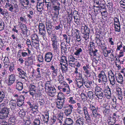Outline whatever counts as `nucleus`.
I'll return each instance as SVG.
<instances>
[{"label":"nucleus","mask_w":125,"mask_h":125,"mask_svg":"<svg viewBox=\"0 0 125 125\" xmlns=\"http://www.w3.org/2000/svg\"><path fill=\"white\" fill-rule=\"evenodd\" d=\"M88 108L90 111L92 112V114L90 115L91 117L93 120L95 121L97 116H98L100 117V116H101V115L98 112L99 109V108L98 106L90 103L89 104Z\"/></svg>","instance_id":"f257e3e1"},{"label":"nucleus","mask_w":125,"mask_h":125,"mask_svg":"<svg viewBox=\"0 0 125 125\" xmlns=\"http://www.w3.org/2000/svg\"><path fill=\"white\" fill-rule=\"evenodd\" d=\"M95 87L93 88L92 89L94 93V95L99 99H102L104 97V95L102 88L100 86L97 85H95Z\"/></svg>","instance_id":"f03ea898"},{"label":"nucleus","mask_w":125,"mask_h":125,"mask_svg":"<svg viewBox=\"0 0 125 125\" xmlns=\"http://www.w3.org/2000/svg\"><path fill=\"white\" fill-rule=\"evenodd\" d=\"M81 29L82 37L86 41H88L90 33L89 28L87 25L84 24L81 26Z\"/></svg>","instance_id":"7ed1b4c3"},{"label":"nucleus","mask_w":125,"mask_h":125,"mask_svg":"<svg viewBox=\"0 0 125 125\" xmlns=\"http://www.w3.org/2000/svg\"><path fill=\"white\" fill-rule=\"evenodd\" d=\"M47 1L45 0V5L46 7L47 10L49 8L52 7V10L55 9L58 7L59 6L61 5V4L58 1L56 0H47Z\"/></svg>","instance_id":"20e7f679"},{"label":"nucleus","mask_w":125,"mask_h":125,"mask_svg":"<svg viewBox=\"0 0 125 125\" xmlns=\"http://www.w3.org/2000/svg\"><path fill=\"white\" fill-rule=\"evenodd\" d=\"M52 45L53 50L54 52L57 51L59 45V38L54 34H52L51 37Z\"/></svg>","instance_id":"39448f33"},{"label":"nucleus","mask_w":125,"mask_h":125,"mask_svg":"<svg viewBox=\"0 0 125 125\" xmlns=\"http://www.w3.org/2000/svg\"><path fill=\"white\" fill-rule=\"evenodd\" d=\"M75 80L76 85L78 87L80 88L83 86L84 80H86L85 76L82 77V74L79 73V76L75 78Z\"/></svg>","instance_id":"423d86ee"},{"label":"nucleus","mask_w":125,"mask_h":125,"mask_svg":"<svg viewBox=\"0 0 125 125\" xmlns=\"http://www.w3.org/2000/svg\"><path fill=\"white\" fill-rule=\"evenodd\" d=\"M95 34L96 43L98 46H99L101 43V40L103 38V36H101V35L103 33V32L100 29H98L97 28L95 29Z\"/></svg>","instance_id":"0eeeda50"},{"label":"nucleus","mask_w":125,"mask_h":125,"mask_svg":"<svg viewBox=\"0 0 125 125\" xmlns=\"http://www.w3.org/2000/svg\"><path fill=\"white\" fill-rule=\"evenodd\" d=\"M39 34L42 35L44 40H45L46 31L44 25L42 23H39L38 25Z\"/></svg>","instance_id":"6e6552de"},{"label":"nucleus","mask_w":125,"mask_h":125,"mask_svg":"<svg viewBox=\"0 0 125 125\" xmlns=\"http://www.w3.org/2000/svg\"><path fill=\"white\" fill-rule=\"evenodd\" d=\"M9 109L6 107H4L0 111V119H5L8 117Z\"/></svg>","instance_id":"1a4fd4ad"},{"label":"nucleus","mask_w":125,"mask_h":125,"mask_svg":"<svg viewBox=\"0 0 125 125\" xmlns=\"http://www.w3.org/2000/svg\"><path fill=\"white\" fill-rule=\"evenodd\" d=\"M61 9V5L59 6L56 8L55 9L52 10L54 12L53 14H52L51 16L52 19L53 20V21L55 22L58 19V15L59 13V11Z\"/></svg>","instance_id":"9d476101"},{"label":"nucleus","mask_w":125,"mask_h":125,"mask_svg":"<svg viewBox=\"0 0 125 125\" xmlns=\"http://www.w3.org/2000/svg\"><path fill=\"white\" fill-rule=\"evenodd\" d=\"M83 73L85 74V76L89 77L90 76V71L91 67L89 64L86 63L83 67Z\"/></svg>","instance_id":"9b49d317"},{"label":"nucleus","mask_w":125,"mask_h":125,"mask_svg":"<svg viewBox=\"0 0 125 125\" xmlns=\"http://www.w3.org/2000/svg\"><path fill=\"white\" fill-rule=\"evenodd\" d=\"M104 93L105 97L107 99H110L111 98V93L110 88L108 86L104 87L103 91Z\"/></svg>","instance_id":"f8f14e48"},{"label":"nucleus","mask_w":125,"mask_h":125,"mask_svg":"<svg viewBox=\"0 0 125 125\" xmlns=\"http://www.w3.org/2000/svg\"><path fill=\"white\" fill-rule=\"evenodd\" d=\"M27 103L29 106V108L30 109V110L34 112H36V110L38 109V106L36 103H34L30 101H28Z\"/></svg>","instance_id":"ddd939ff"},{"label":"nucleus","mask_w":125,"mask_h":125,"mask_svg":"<svg viewBox=\"0 0 125 125\" xmlns=\"http://www.w3.org/2000/svg\"><path fill=\"white\" fill-rule=\"evenodd\" d=\"M16 79V77L14 74H11L9 75L8 78V82L7 83L8 86L11 85L15 82Z\"/></svg>","instance_id":"4468645a"},{"label":"nucleus","mask_w":125,"mask_h":125,"mask_svg":"<svg viewBox=\"0 0 125 125\" xmlns=\"http://www.w3.org/2000/svg\"><path fill=\"white\" fill-rule=\"evenodd\" d=\"M53 54L51 52H48L45 53L44 60L45 62L47 63L50 62L53 57Z\"/></svg>","instance_id":"2eb2a0df"},{"label":"nucleus","mask_w":125,"mask_h":125,"mask_svg":"<svg viewBox=\"0 0 125 125\" xmlns=\"http://www.w3.org/2000/svg\"><path fill=\"white\" fill-rule=\"evenodd\" d=\"M110 105L108 104H106L103 107V113L104 116H107L109 115L110 111Z\"/></svg>","instance_id":"dca6fc26"},{"label":"nucleus","mask_w":125,"mask_h":125,"mask_svg":"<svg viewBox=\"0 0 125 125\" xmlns=\"http://www.w3.org/2000/svg\"><path fill=\"white\" fill-rule=\"evenodd\" d=\"M98 78H101L106 84L108 82L107 76L103 71H101L100 72L98 75Z\"/></svg>","instance_id":"f3484780"},{"label":"nucleus","mask_w":125,"mask_h":125,"mask_svg":"<svg viewBox=\"0 0 125 125\" xmlns=\"http://www.w3.org/2000/svg\"><path fill=\"white\" fill-rule=\"evenodd\" d=\"M82 49L80 47L77 46L75 47L74 50V54L79 57L81 56L83 53Z\"/></svg>","instance_id":"a211bd4d"},{"label":"nucleus","mask_w":125,"mask_h":125,"mask_svg":"<svg viewBox=\"0 0 125 125\" xmlns=\"http://www.w3.org/2000/svg\"><path fill=\"white\" fill-rule=\"evenodd\" d=\"M73 16L74 19V21L76 23L78 24L79 23L80 17L78 11L74 10L73 13Z\"/></svg>","instance_id":"6ab92c4d"},{"label":"nucleus","mask_w":125,"mask_h":125,"mask_svg":"<svg viewBox=\"0 0 125 125\" xmlns=\"http://www.w3.org/2000/svg\"><path fill=\"white\" fill-rule=\"evenodd\" d=\"M88 77L85 76V78L86 80L84 81L83 84L86 88L89 90L90 89L93 88L91 85L92 84V81H89L87 78Z\"/></svg>","instance_id":"aec40b11"},{"label":"nucleus","mask_w":125,"mask_h":125,"mask_svg":"<svg viewBox=\"0 0 125 125\" xmlns=\"http://www.w3.org/2000/svg\"><path fill=\"white\" fill-rule=\"evenodd\" d=\"M47 94L51 97H53L55 95L56 92V90L54 86H53L50 89L46 91Z\"/></svg>","instance_id":"412c9836"},{"label":"nucleus","mask_w":125,"mask_h":125,"mask_svg":"<svg viewBox=\"0 0 125 125\" xmlns=\"http://www.w3.org/2000/svg\"><path fill=\"white\" fill-rule=\"evenodd\" d=\"M115 79L117 82L121 84L123 82V77L120 73H115Z\"/></svg>","instance_id":"4be33fe9"},{"label":"nucleus","mask_w":125,"mask_h":125,"mask_svg":"<svg viewBox=\"0 0 125 125\" xmlns=\"http://www.w3.org/2000/svg\"><path fill=\"white\" fill-rule=\"evenodd\" d=\"M116 93L118 98L119 100L122 101L123 99V94L121 89L119 87L117 88L116 90Z\"/></svg>","instance_id":"5701e85b"},{"label":"nucleus","mask_w":125,"mask_h":125,"mask_svg":"<svg viewBox=\"0 0 125 125\" xmlns=\"http://www.w3.org/2000/svg\"><path fill=\"white\" fill-rule=\"evenodd\" d=\"M98 50L95 48H91L89 49V54L90 55L91 58H93L95 56H96V53L98 52Z\"/></svg>","instance_id":"b1692460"},{"label":"nucleus","mask_w":125,"mask_h":125,"mask_svg":"<svg viewBox=\"0 0 125 125\" xmlns=\"http://www.w3.org/2000/svg\"><path fill=\"white\" fill-rule=\"evenodd\" d=\"M56 102V107L59 109H61L63 107L65 103V100H59Z\"/></svg>","instance_id":"393cba45"},{"label":"nucleus","mask_w":125,"mask_h":125,"mask_svg":"<svg viewBox=\"0 0 125 125\" xmlns=\"http://www.w3.org/2000/svg\"><path fill=\"white\" fill-rule=\"evenodd\" d=\"M20 2L23 9H27V6L30 5V2L29 0H20Z\"/></svg>","instance_id":"a878e982"},{"label":"nucleus","mask_w":125,"mask_h":125,"mask_svg":"<svg viewBox=\"0 0 125 125\" xmlns=\"http://www.w3.org/2000/svg\"><path fill=\"white\" fill-rule=\"evenodd\" d=\"M27 20L26 16L21 15L20 16L18 19V22L20 24H24V23H27Z\"/></svg>","instance_id":"bb28decb"},{"label":"nucleus","mask_w":125,"mask_h":125,"mask_svg":"<svg viewBox=\"0 0 125 125\" xmlns=\"http://www.w3.org/2000/svg\"><path fill=\"white\" fill-rule=\"evenodd\" d=\"M36 8L38 11L41 12L43 9L44 3L43 2H37Z\"/></svg>","instance_id":"cd10ccee"},{"label":"nucleus","mask_w":125,"mask_h":125,"mask_svg":"<svg viewBox=\"0 0 125 125\" xmlns=\"http://www.w3.org/2000/svg\"><path fill=\"white\" fill-rule=\"evenodd\" d=\"M53 81V80H50V81L46 82L45 84V91L52 88V83Z\"/></svg>","instance_id":"c85d7f7f"},{"label":"nucleus","mask_w":125,"mask_h":125,"mask_svg":"<svg viewBox=\"0 0 125 125\" xmlns=\"http://www.w3.org/2000/svg\"><path fill=\"white\" fill-rule=\"evenodd\" d=\"M11 9L10 11L13 12L15 13H17L19 11V8L18 5L16 3L14 4V5L10 8Z\"/></svg>","instance_id":"c756f323"},{"label":"nucleus","mask_w":125,"mask_h":125,"mask_svg":"<svg viewBox=\"0 0 125 125\" xmlns=\"http://www.w3.org/2000/svg\"><path fill=\"white\" fill-rule=\"evenodd\" d=\"M68 103L69 104L73 105L76 103V100L74 96H69L68 98Z\"/></svg>","instance_id":"7c9ffc66"},{"label":"nucleus","mask_w":125,"mask_h":125,"mask_svg":"<svg viewBox=\"0 0 125 125\" xmlns=\"http://www.w3.org/2000/svg\"><path fill=\"white\" fill-rule=\"evenodd\" d=\"M50 69L52 71L51 72L53 75L54 76H56L58 74V69L52 65L50 67Z\"/></svg>","instance_id":"2f4dec72"},{"label":"nucleus","mask_w":125,"mask_h":125,"mask_svg":"<svg viewBox=\"0 0 125 125\" xmlns=\"http://www.w3.org/2000/svg\"><path fill=\"white\" fill-rule=\"evenodd\" d=\"M58 80L61 85L67 83L64 80V77L62 74H60L59 75Z\"/></svg>","instance_id":"473e14b6"},{"label":"nucleus","mask_w":125,"mask_h":125,"mask_svg":"<svg viewBox=\"0 0 125 125\" xmlns=\"http://www.w3.org/2000/svg\"><path fill=\"white\" fill-rule=\"evenodd\" d=\"M107 121L108 125H114L116 121V117L112 116L108 119Z\"/></svg>","instance_id":"72a5a7b5"},{"label":"nucleus","mask_w":125,"mask_h":125,"mask_svg":"<svg viewBox=\"0 0 125 125\" xmlns=\"http://www.w3.org/2000/svg\"><path fill=\"white\" fill-rule=\"evenodd\" d=\"M60 64L61 65V69L62 71V73L63 74L67 71L68 64H61V63H60Z\"/></svg>","instance_id":"f704fd0d"},{"label":"nucleus","mask_w":125,"mask_h":125,"mask_svg":"<svg viewBox=\"0 0 125 125\" xmlns=\"http://www.w3.org/2000/svg\"><path fill=\"white\" fill-rule=\"evenodd\" d=\"M42 119L44 123L47 124L49 120V113L48 112L45 113L44 115H42Z\"/></svg>","instance_id":"c9c22d12"},{"label":"nucleus","mask_w":125,"mask_h":125,"mask_svg":"<svg viewBox=\"0 0 125 125\" xmlns=\"http://www.w3.org/2000/svg\"><path fill=\"white\" fill-rule=\"evenodd\" d=\"M119 44L118 43L117 44V48L116 50V52H118L119 51L121 50V49L122 47L123 51L125 52V46L124 45L122 42H120Z\"/></svg>","instance_id":"e433bc0d"},{"label":"nucleus","mask_w":125,"mask_h":125,"mask_svg":"<svg viewBox=\"0 0 125 125\" xmlns=\"http://www.w3.org/2000/svg\"><path fill=\"white\" fill-rule=\"evenodd\" d=\"M63 114L62 113H60L59 114H58L57 116V123H60V125H61L62 123L63 120H62L63 118Z\"/></svg>","instance_id":"4c0bfd02"},{"label":"nucleus","mask_w":125,"mask_h":125,"mask_svg":"<svg viewBox=\"0 0 125 125\" xmlns=\"http://www.w3.org/2000/svg\"><path fill=\"white\" fill-rule=\"evenodd\" d=\"M93 62L92 63L93 67L95 69V67L98 66L100 64L99 62L100 61L99 59H97L95 58H94L93 59Z\"/></svg>","instance_id":"58836bf2"},{"label":"nucleus","mask_w":125,"mask_h":125,"mask_svg":"<svg viewBox=\"0 0 125 125\" xmlns=\"http://www.w3.org/2000/svg\"><path fill=\"white\" fill-rule=\"evenodd\" d=\"M85 120L84 118L82 117L78 118L76 120L75 123L76 125H83Z\"/></svg>","instance_id":"ea45409f"},{"label":"nucleus","mask_w":125,"mask_h":125,"mask_svg":"<svg viewBox=\"0 0 125 125\" xmlns=\"http://www.w3.org/2000/svg\"><path fill=\"white\" fill-rule=\"evenodd\" d=\"M71 32V36L74 37H76L80 35V31L77 29L74 28L72 29Z\"/></svg>","instance_id":"a19ab883"},{"label":"nucleus","mask_w":125,"mask_h":125,"mask_svg":"<svg viewBox=\"0 0 125 125\" xmlns=\"http://www.w3.org/2000/svg\"><path fill=\"white\" fill-rule=\"evenodd\" d=\"M16 101L15 100L11 99L9 103V105L10 108L11 110H13L15 109L16 106Z\"/></svg>","instance_id":"79ce46f5"},{"label":"nucleus","mask_w":125,"mask_h":125,"mask_svg":"<svg viewBox=\"0 0 125 125\" xmlns=\"http://www.w3.org/2000/svg\"><path fill=\"white\" fill-rule=\"evenodd\" d=\"M23 84L21 82H16V88L18 91H21L23 89Z\"/></svg>","instance_id":"37998d69"},{"label":"nucleus","mask_w":125,"mask_h":125,"mask_svg":"<svg viewBox=\"0 0 125 125\" xmlns=\"http://www.w3.org/2000/svg\"><path fill=\"white\" fill-rule=\"evenodd\" d=\"M41 120V117L39 116L35 118L34 121L33 122L32 125H40L41 123L40 120Z\"/></svg>","instance_id":"c03bdc74"},{"label":"nucleus","mask_w":125,"mask_h":125,"mask_svg":"<svg viewBox=\"0 0 125 125\" xmlns=\"http://www.w3.org/2000/svg\"><path fill=\"white\" fill-rule=\"evenodd\" d=\"M85 118L86 123L88 125H92V123L89 114L85 115Z\"/></svg>","instance_id":"a18cd8bd"},{"label":"nucleus","mask_w":125,"mask_h":125,"mask_svg":"<svg viewBox=\"0 0 125 125\" xmlns=\"http://www.w3.org/2000/svg\"><path fill=\"white\" fill-rule=\"evenodd\" d=\"M64 123L67 125H73V122L71 118H66L64 120Z\"/></svg>","instance_id":"49530a36"},{"label":"nucleus","mask_w":125,"mask_h":125,"mask_svg":"<svg viewBox=\"0 0 125 125\" xmlns=\"http://www.w3.org/2000/svg\"><path fill=\"white\" fill-rule=\"evenodd\" d=\"M93 7L94 9V11L95 13V15L96 16L97 14H98L99 13L101 12V10L100 9L99 6L93 5Z\"/></svg>","instance_id":"de8ad7c7"},{"label":"nucleus","mask_w":125,"mask_h":125,"mask_svg":"<svg viewBox=\"0 0 125 125\" xmlns=\"http://www.w3.org/2000/svg\"><path fill=\"white\" fill-rule=\"evenodd\" d=\"M26 49L28 51V52L23 51L21 53L22 56L23 57H26L29 56L31 53V51L29 49V48H27Z\"/></svg>","instance_id":"09e8293b"},{"label":"nucleus","mask_w":125,"mask_h":125,"mask_svg":"<svg viewBox=\"0 0 125 125\" xmlns=\"http://www.w3.org/2000/svg\"><path fill=\"white\" fill-rule=\"evenodd\" d=\"M41 70V68L39 67H38L36 69V72L34 73L35 76H36V78L41 77L42 74L40 72V71Z\"/></svg>","instance_id":"8fccbe9b"},{"label":"nucleus","mask_w":125,"mask_h":125,"mask_svg":"<svg viewBox=\"0 0 125 125\" xmlns=\"http://www.w3.org/2000/svg\"><path fill=\"white\" fill-rule=\"evenodd\" d=\"M57 97V99L58 100H65V97L64 94L62 92H61L58 93Z\"/></svg>","instance_id":"3c124183"},{"label":"nucleus","mask_w":125,"mask_h":125,"mask_svg":"<svg viewBox=\"0 0 125 125\" xmlns=\"http://www.w3.org/2000/svg\"><path fill=\"white\" fill-rule=\"evenodd\" d=\"M62 35L63 37V39L65 40L66 42L69 44L71 39V36L68 35V36L66 34H62Z\"/></svg>","instance_id":"603ef678"},{"label":"nucleus","mask_w":125,"mask_h":125,"mask_svg":"<svg viewBox=\"0 0 125 125\" xmlns=\"http://www.w3.org/2000/svg\"><path fill=\"white\" fill-rule=\"evenodd\" d=\"M60 63H61V64L63 63L64 64H68V61L66 57L65 56H62L61 57Z\"/></svg>","instance_id":"864d4df0"},{"label":"nucleus","mask_w":125,"mask_h":125,"mask_svg":"<svg viewBox=\"0 0 125 125\" xmlns=\"http://www.w3.org/2000/svg\"><path fill=\"white\" fill-rule=\"evenodd\" d=\"M114 26L115 31L116 32H120L121 31V26L120 24H113Z\"/></svg>","instance_id":"5fc2aeb1"},{"label":"nucleus","mask_w":125,"mask_h":125,"mask_svg":"<svg viewBox=\"0 0 125 125\" xmlns=\"http://www.w3.org/2000/svg\"><path fill=\"white\" fill-rule=\"evenodd\" d=\"M19 77L22 79H24L26 81H27L26 79H25L27 78V74L24 71L21 72L20 73H19Z\"/></svg>","instance_id":"6e6d98bb"},{"label":"nucleus","mask_w":125,"mask_h":125,"mask_svg":"<svg viewBox=\"0 0 125 125\" xmlns=\"http://www.w3.org/2000/svg\"><path fill=\"white\" fill-rule=\"evenodd\" d=\"M73 108H68L67 109H66L65 110L64 113L65 115L68 116L69 115L71 114L72 112L73 111Z\"/></svg>","instance_id":"4d7b16f0"},{"label":"nucleus","mask_w":125,"mask_h":125,"mask_svg":"<svg viewBox=\"0 0 125 125\" xmlns=\"http://www.w3.org/2000/svg\"><path fill=\"white\" fill-rule=\"evenodd\" d=\"M31 41H39L38 36L36 34H33L31 35Z\"/></svg>","instance_id":"13d9d810"},{"label":"nucleus","mask_w":125,"mask_h":125,"mask_svg":"<svg viewBox=\"0 0 125 125\" xmlns=\"http://www.w3.org/2000/svg\"><path fill=\"white\" fill-rule=\"evenodd\" d=\"M99 6L101 10L103 9L106 10L107 9L106 7V4L103 1L100 2Z\"/></svg>","instance_id":"bf43d9fd"},{"label":"nucleus","mask_w":125,"mask_h":125,"mask_svg":"<svg viewBox=\"0 0 125 125\" xmlns=\"http://www.w3.org/2000/svg\"><path fill=\"white\" fill-rule=\"evenodd\" d=\"M39 41H31L32 43L33 46L36 49H38L39 45Z\"/></svg>","instance_id":"052dcab7"},{"label":"nucleus","mask_w":125,"mask_h":125,"mask_svg":"<svg viewBox=\"0 0 125 125\" xmlns=\"http://www.w3.org/2000/svg\"><path fill=\"white\" fill-rule=\"evenodd\" d=\"M68 62H74L75 59L73 56L71 55L68 56Z\"/></svg>","instance_id":"680f3d73"},{"label":"nucleus","mask_w":125,"mask_h":125,"mask_svg":"<svg viewBox=\"0 0 125 125\" xmlns=\"http://www.w3.org/2000/svg\"><path fill=\"white\" fill-rule=\"evenodd\" d=\"M45 24L46 29L52 28V25L50 21L48 20H46Z\"/></svg>","instance_id":"e2e57ef3"},{"label":"nucleus","mask_w":125,"mask_h":125,"mask_svg":"<svg viewBox=\"0 0 125 125\" xmlns=\"http://www.w3.org/2000/svg\"><path fill=\"white\" fill-rule=\"evenodd\" d=\"M21 33L22 35L23 36L25 37L27 36H28L27 32L28 31V29H27V28L25 29H23L22 30H21Z\"/></svg>","instance_id":"0e129e2a"},{"label":"nucleus","mask_w":125,"mask_h":125,"mask_svg":"<svg viewBox=\"0 0 125 125\" xmlns=\"http://www.w3.org/2000/svg\"><path fill=\"white\" fill-rule=\"evenodd\" d=\"M33 56L28 57L27 59V62L29 64H32L33 63Z\"/></svg>","instance_id":"69168bd1"},{"label":"nucleus","mask_w":125,"mask_h":125,"mask_svg":"<svg viewBox=\"0 0 125 125\" xmlns=\"http://www.w3.org/2000/svg\"><path fill=\"white\" fill-rule=\"evenodd\" d=\"M121 7L123 9V10L125 11V0H121L119 2Z\"/></svg>","instance_id":"338daca9"},{"label":"nucleus","mask_w":125,"mask_h":125,"mask_svg":"<svg viewBox=\"0 0 125 125\" xmlns=\"http://www.w3.org/2000/svg\"><path fill=\"white\" fill-rule=\"evenodd\" d=\"M88 97L91 100H92L94 97L93 93L92 91H89L87 92Z\"/></svg>","instance_id":"774afa93"}]
</instances>
